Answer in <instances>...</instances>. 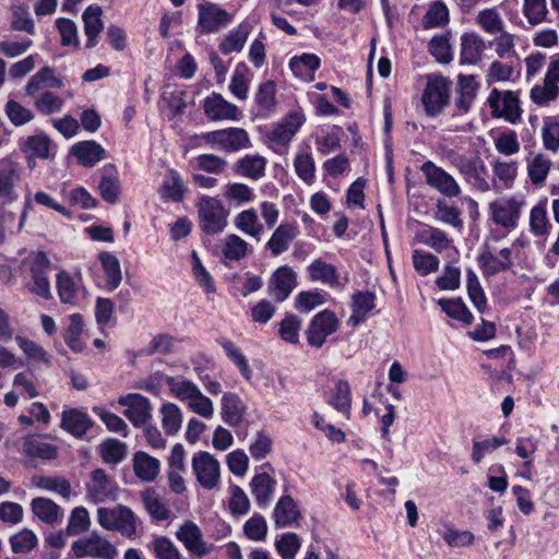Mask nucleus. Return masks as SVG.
<instances>
[{
    "mask_svg": "<svg viewBox=\"0 0 559 559\" xmlns=\"http://www.w3.org/2000/svg\"><path fill=\"white\" fill-rule=\"evenodd\" d=\"M97 522L105 530L119 532L128 538H132L136 534L135 515L130 508L123 504L98 508Z\"/></svg>",
    "mask_w": 559,
    "mask_h": 559,
    "instance_id": "nucleus-1",
    "label": "nucleus"
},
{
    "mask_svg": "<svg viewBox=\"0 0 559 559\" xmlns=\"http://www.w3.org/2000/svg\"><path fill=\"white\" fill-rule=\"evenodd\" d=\"M197 209L199 227L203 233L216 235L225 229L229 213L221 200L202 197L197 204Z\"/></svg>",
    "mask_w": 559,
    "mask_h": 559,
    "instance_id": "nucleus-2",
    "label": "nucleus"
},
{
    "mask_svg": "<svg viewBox=\"0 0 559 559\" xmlns=\"http://www.w3.org/2000/svg\"><path fill=\"white\" fill-rule=\"evenodd\" d=\"M451 82L441 75L428 76L421 95V103L427 116H439L449 104Z\"/></svg>",
    "mask_w": 559,
    "mask_h": 559,
    "instance_id": "nucleus-3",
    "label": "nucleus"
},
{
    "mask_svg": "<svg viewBox=\"0 0 559 559\" xmlns=\"http://www.w3.org/2000/svg\"><path fill=\"white\" fill-rule=\"evenodd\" d=\"M525 205L524 197L515 194L489 203L492 222L506 229H514Z\"/></svg>",
    "mask_w": 559,
    "mask_h": 559,
    "instance_id": "nucleus-4",
    "label": "nucleus"
},
{
    "mask_svg": "<svg viewBox=\"0 0 559 559\" xmlns=\"http://www.w3.org/2000/svg\"><path fill=\"white\" fill-rule=\"evenodd\" d=\"M71 548L76 558L114 559L118 554L116 547L95 531L73 542Z\"/></svg>",
    "mask_w": 559,
    "mask_h": 559,
    "instance_id": "nucleus-5",
    "label": "nucleus"
},
{
    "mask_svg": "<svg viewBox=\"0 0 559 559\" xmlns=\"http://www.w3.org/2000/svg\"><path fill=\"white\" fill-rule=\"evenodd\" d=\"M205 143L225 152H235L246 147L249 136L246 130L240 128H227L205 132L199 135Z\"/></svg>",
    "mask_w": 559,
    "mask_h": 559,
    "instance_id": "nucleus-6",
    "label": "nucleus"
},
{
    "mask_svg": "<svg viewBox=\"0 0 559 559\" xmlns=\"http://www.w3.org/2000/svg\"><path fill=\"white\" fill-rule=\"evenodd\" d=\"M488 105L492 117L503 118L511 123H515L522 116L519 97L512 91L500 92L493 88L489 94Z\"/></svg>",
    "mask_w": 559,
    "mask_h": 559,
    "instance_id": "nucleus-7",
    "label": "nucleus"
},
{
    "mask_svg": "<svg viewBox=\"0 0 559 559\" xmlns=\"http://www.w3.org/2000/svg\"><path fill=\"white\" fill-rule=\"evenodd\" d=\"M87 498L94 503L114 501L118 496V486L105 469L96 468L86 483Z\"/></svg>",
    "mask_w": 559,
    "mask_h": 559,
    "instance_id": "nucleus-8",
    "label": "nucleus"
},
{
    "mask_svg": "<svg viewBox=\"0 0 559 559\" xmlns=\"http://www.w3.org/2000/svg\"><path fill=\"white\" fill-rule=\"evenodd\" d=\"M420 170L426 177L428 186L447 198H456L461 194V187L455 178L431 160L425 162Z\"/></svg>",
    "mask_w": 559,
    "mask_h": 559,
    "instance_id": "nucleus-9",
    "label": "nucleus"
},
{
    "mask_svg": "<svg viewBox=\"0 0 559 559\" xmlns=\"http://www.w3.org/2000/svg\"><path fill=\"white\" fill-rule=\"evenodd\" d=\"M192 469L198 483L206 490L217 487L221 479L218 461L209 452L201 451L192 459Z\"/></svg>",
    "mask_w": 559,
    "mask_h": 559,
    "instance_id": "nucleus-10",
    "label": "nucleus"
},
{
    "mask_svg": "<svg viewBox=\"0 0 559 559\" xmlns=\"http://www.w3.org/2000/svg\"><path fill=\"white\" fill-rule=\"evenodd\" d=\"M50 266L49 259L41 251L36 252L29 261V271L33 280L29 290L46 300L52 297L48 278Z\"/></svg>",
    "mask_w": 559,
    "mask_h": 559,
    "instance_id": "nucleus-11",
    "label": "nucleus"
},
{
    "mask_svg": "<svg viewBox=\"0 0 559 559\" xmlns=\"http://www.w3.org/2000/svg\"><path fill=\"white\" fill-rule=\"evenodd\" d=\"M198 10V27L201 34L217 33L233 21V15L215 3H201Z\"/></svg>",
    "mask_w": 559,
    "mask_h": 559,
    "instance_id": "nucleus-12",
    "label": "nucleus"
},
{
    "mask_svg": "<svg viewBox=\"0 0 559 559\" xmlns=\"http://www.w3.org/2000/svg\"><path fill=\"white\" fill-rule=\"evenodd\" d=\"M338 328L336 316L330 310L317 313L311 320L307 331V341L310 346L321 347L326 337L333 334Z\"/></svg>",
    "mask_w": 559,
    "mask_h": 559,
    "instance_id": "nucleus-13",
    "label": "nucleus"
},
{
    "mask_svg": "<svg viewBox=\"0 0 559 559\" xmlns=\"http://www.w3.org/2000/svg\"><path fill=\"white\" fill-rule=\"evenodd\" d=\"M478 261L484 276H492L509 270L513 265L512 249L503 248L497 250L489 245H486L478 257Z\"/></svg>",
    "mask_w": 559,
    "mask_h": 559,
    "instance_id": "nucleus-14",
    "label": "nucleus"
},
{
    "mask_svg": "<svg viewBox=\"0 0 559 559\" xmlns=\"http://www.w3.org/2000/svg\"><path fill=\"white\" fill-rule=\"evenodd\" d=\"M118 403L126 406L123 415L135 426H145L152 417V405L150 400L141 394L132 393L120 396Z\"/></svg>",
    "mask_w": 559,
    "mask_h": 559,
    "instance_id": "nucleus-15",
    "label": "nucleus"
},
{
    "mask_svg": "<svg viewBox=\"0 0 559 559\" xmlns=\"http://www.w3.org/2000/svg\"><path fill=\"white\" fill-rule=\"evenodd\" d=\"M176 537L191 555L198 557L210 554L213 547L204 542L200 527L192 521H186L181 524L176 532Z\"/></svg>",
    "mask_w": 559,
    "mask_h": 559,
    "instance_id": "nucleus-16",
    "label": "nucleus"
},
{
    "mask_svg": "<svg viewBox=\"0 0 559 559\" xmlns=\"http://www.w3.org/2000/svg\"><path fill=\"white\" fill-rule=\"evenodd\" d=\"M559 59L551 60L543 86L536 85L531 90V98L537 105H545L559 94Z\"/></svg>",
    "mask_w": 559,
    "mask_h": 559,
    "instance_id": "nucleus-17",
    "label": "nucleus"
},
{
    "mask_svg": "<svg viewBox=\"0 0 559 559\" xmlns=\"http://www.w3.org/2000/svg\"><path fill=\"white\" fill-rule=\"evenodd\" d=\"M205 116L213 120H238L241 117L239 108L227 102L221 94L213 93L204 99Z\"/></svg>",
    "mask_w": 559,
    "mask_h": 559,
    "instance_id": "nucleus-18",
    "label": "nucleus"
},
{
    "mask_svg": "<svg viewBox=\"0 0 559 559\" xmlns=\"http://www.w3.org/2000/svg\"><path fill=\"white\" fill-rule=\"evenodd\" d=\"M93 425L88 414L79 408L63 411L61 414L60 427L75 438H83Z\"/></svg>",
    "mask_w": 559,
    "mask_h": 559,
    "instance_id": "nucleus-19",
    "label": "nucleus"
},
{
    "mask_svg": "<svg viewBox=\"0 0 559 559\" xmlns=\"http://www.w3.org/2000/svg\"><path fill=\"white\" fill-rule=\"evenodd\" d=\"M62 86L63 81L56 75L55 70L50 67H44L29 78L25 85V93L28 96H35L40 91L61 88Z\"/></svg>",
    "mask_w": 559,
    "mask_h": 559,
    "instance_id": "nucleus-20",
    "label": "nucleus"
},
{
    "mask_svg": "<svg viewBox=\"0 0 559 559\" xmlns=\"http://www.w3.org/2000/svg\"><path fill=\"white\" fill-rule=\"evenodd\" d=\"M455 168L461 175L465 177L467 181H472L473 185L480 191L490 190L488 181L483 177L485 165L479 158H471L464 155L457 163Z\"/></svg>",
    "mask_w": 559,
    "mask_h": 559,
    "instance_id": "nucleus-21",
    "label": "nucleus"
},
{
    "mask_svg": "<svg viewBox=\"0 0 559 559\" xmlns=\"http://www.w3.org/2000/svg\"><path fill=\"white\" fill-rule=\"evenodd\" d=\"M102 14L103 10L98 5H90L83 12L84 33L87 37L86 48H93L98 44V35L104 28Z\"/></svg>",
    "mask_w": 559,
    "mask_h": 559,
    "instance_id": "nucleus-22",
    "label": "nucleus"
},
{
    "mask_svg": "<svg viewBox=\"0 0 559 559\" xmlns=\"http://www.w3.org/2000/svg\"><path fill=\"white\" fill-rule=\"evenodd\" d=\"M71 152L84 167H93L106 156L104 147L95 141L79 142L72 146Z\"/></svg>",
    "mask_w": 559,
    "mask_h": 559,
    "instance_id": "nucleus-23",
    "label": "nucleus"
},
{
    "mask_svg": "<svg viewBox=\"0 0 559 559\" xmlns=\"http://www.w3.org/2000/svg\"><path fill=\"white\" fill-rule=\"evenodd\" d=\"M102 173V179L98 185L99 193L106 202L115 204L118 202L120 193V180L116 168L114 165L108 164L103 167Z\"/></svg>",
    "mask_w": 559,
    "mask_h": 559,
    "instance_id": "nucleus-24",
    "label": "nucleus"
},
{
    "mask_svg": "<svg viewBox=\"0 0 559 559\" xmlns=\"http://www.w3.org/2000/svg\"><path fill=\"white\" fill-rule=\"evenodd\" d=\"M376 296L371 292H357L352 297V310L353 313L348 319V323L353 326H357L366 320L368 312L374 307Z\"/></svg>",
    "mask_w": 559,
    "mask_h": 559,
    "instance_id": "nucleus-25",
    "label": "nucleus"
},
{
    "mask_svg": "<svg viewBox=\"0 0 559 559\" xmlns=\"http://www.w3.org/2000/svg\"><path fill=\"white\" fill-rule=\"evenodd\" d=\"M133 471L141 480L153 481L159 474V461L146 452L139 451L133 455Z\"/></svg>",
    "mask_w": 559,
    "mask_h": 559,
    "instance_id": "nucleus-26",
    "label": "nucleus"
},
{
    "mask_svg": "<svg viewBox=\"0 0 559 559\" xmlns=\"http://www.w3.org/2000/svg\"><path fill=\"white\" fill-rule=\"evenodd\" d=\"M308 270L312 281L321 282L331 288L343 287V284L340 282V274L332 264H328L322 260H316L309 265Z\"/></svg>",
    "mask_w": 559,
    "mask_h": 559,
    "instance_id": "nucleus-27",
    "label": "nucleus"
},
{
    "mask_svg": "<svg viewBox=\"0 0 559 559\" xmlns=\"http://www.w3.org/2000/svg\"><path fill=\"white\" fill-rule=\"evenodd\" d=\"M251 26L248 23H240L236 28L230 29L219 44V51L224 55L239 52L243 48Z\"/></svg>",
    "mask_w": 559,
    "mask_h": 559,
    "instance_id": "nucleus-28",
    "label": "nucleus"
},
{
    "mask_svg": "<svg viewBox=\"0 0 559 559\" xmlns=\"http://www.w3.org/2000/svg\"><path fill=\"white\" fill-rule=\"evenodd\" d=\"M245 405L235 393H225L222 397V418L229 426H238L243 418Z\"/></svg>",
    "mask_w": 559,
    "mask_h": 559,
    "instance_id": "nucleus-29",
    "label": "nucleus"
},
{
    "mask_svg": "<svg viewBox=\"0 0 559 559\" xmlns=\"http://www.w3.org/2000/svg\"><path fill=\"white\" fill-rule=\"evenodd\" d=\"M485 50L484 39L472 33L464 34L461 38V61L462 63L474 64L480 60Z\"/></svg>",
    "mask_w": 559,
    "mask_h": 559,
    "instance_id": "nucleus-30",
    "label": "nucleus"
},
{
    "mask_svg": "<svg viewBox=\"0 0 559 559\" xmlns=\"http://www.w3.org/2000/svg\"><path fill=\"white\" fill-rule=\"evenodd\" d=\"M477 84L473 75H462L457 82V96L455 98L456 108L465 114L469 110L476 97Z\"/></svg>",
    "mask_w": 559,
    "mask_h": 559,
    "instance_id": "nucleus-31",
    "label": "nucleus"
},
{
    "mask_svg": "<svg viewBox=\"0 0 559 559\" xmlns=\"http://www.w3.org/2000/svg\"><path fill=\"white\" fill-rule=\"evenodd\" d=\"M99 262L106 276V285L109 290H115L122 281L121 266L118 258L108 251L98 255Z\"/></svg>",
    "mask_w": 559,
    "mask_h": 559,
    "instance_id": "nucleus-32",
    "label": "nucleus"
},
{
    "mask_svg": "<svg viewBox=\"0 0 559 559\" xmlns=\"http://www.w3.org/2000/svg\"><path fill=\"white\" fill-rule=\"evenodd\" d=\"M329 404L338 413H342L346 419H349L352 392L349 383L346 380L341 379L335 383L334 391L329 399Z\"/></svg>",
    "mask_w": 559,
    "mask_h": 559,
    "instance_id": "nucleus-33",
    "label": "nucleus"
},
{
    "mask_svg": "<svg viewBox=\"0 0 559 559\" xmlns=\"http://www.w3.org/2000/svg\"><path fill=\"white\" fill-rule=\"evenodd\" d=\"M165 382L168 385L170 393L176 399L187 402L188 404L201 392L199 386L190 380L166 376Z\"/></svg>",
    "mask_w": 559,
    "mask_h": 559,
    "instance_id": "nucleus-34",
    "label": "nucleus"
},
{
    "mask_svg": "<svg viewBox=\"0 0 559 559\" xmlns=\"http://www.w3.org/2000/svg\"><path fill=\"white\" fill-rule=\"evenodd\" d=\"M33 513L44 523L52 524L62 516L61 508L48 498H34L31 503Z\"/></svg>",
    "mask_w": 559,
    "mask_h": 559,
    "instance_id": "nucleus-35",
    "label": "nucleus"
},
{
    "mask_svg": "<svg viewBox=\"0 0 559 559\" xmlns=\"http://www.w3.org/2000/svg\"><path fill=\"white\" fill-rule=\"evenodd\" d=\"M79 285L66 271L57 274V292L62 304L75 306L79 301Z\"/></svg>",
    "mask_w": 559,
    "mask_h": 559,
    "instance_id": "nucleus-36",
    "label": "nucleus"
},
{
    "mask_svg": "<svg viewBox=\"0 0 559 559\" xmlns=\"http://www.w3.org/2000/svg\"><path fill=\"white\" fill-rule=\"evenodd\" d=\"M141 499L145 510L156 521H166L170 516V511L164 503L159 495L154 489H146L141 493Z\"/></svg>",
    "mask_w": 559,
    "mask_h": 559,
    "instance_id": "nucleus-37",
    "label": "nucleus"
},
{
    "mask_svg": "<svg viewBox=\"0 0 559 559\" xmlns=\"http://www.w3.org/2000/svg\"><path fill=\"white\" fill-rule=\"evenodd\" d=\"M33 97V105L35 109L44 116L59 114L64 105L63 98L51 91H44Z\"/></svg>",
    "mask_w": 559,
    "mask_h": 559,
    "instance_id": "nucleus-38",
    "label": "nucleus"
},
{
    "mask_svg": "<svg viewBox=\"0 0 559 559\" xmlns=\"http://www.w3.org/2000/svg\"><path fill=\"white\" fill-rule=\"evenodd\" d=\"M275 484V480L267 473H260L252 478L251 490L259 506H265L270 502Z\"/></svg>",
    "mask_w": 559,
    "mask_h": 559,
    "instance_id": "nucleus-39",
    "label": "nucleus"
},
{
    "mask_svg": "<svg viewBox=\"0 0 559 559\" xmlns=\"http://www.w3.org/2000/svg\"><path fill=\"white\" fill-rule=\"evenodd\" d=\"M265 169V159L259 155H246L240 158L234 166L236 174L258 179L263 176Z\"/></svg>",
    "mask_w": 559,
    "mask_h": 559,
    "instance_id": "nucleus-40",
    "label": "nucleus"
},
{
    "mask_svg": "<svg viewBox=\"0 0 559 559\" xmlns=\"http://www.w3.org/2000/svg\"><path fill=\"white\" fill-rule=\"evenodd\" d=\"M417 239L436 250L442 252L451 246V239L439 228L426 226L417 233Z\"/></svg>",
    "mask_w": 559,
    "mask_h": 559,
    "instance_id": "nucleus-41",
    "label": "nucleus"
},
{
    "mask_svg": "<svg viewBox=\"0 0 559 559\" xmlns=\"http://www.w3.org/2000/svg\"><path fill=\"white\" fill-rule=\"evenodd\" d=\"M162 415V427L166 435H176L182 424V412L180 407L174 403H164L159 409Z\"/></svg>",
    "mask_w": 559,
    "mask_h": 559,
    "instance_id": "nucleus-42",
    "label": "nucleus"
},
{
    "mask_svg": "<svg viewBox=\"0 0 559 559\" xmlns=\"http://www.w3.org/2000/svg\"><path fill=\"white\" fill-rule=\"evenodd\" d=\"M550 229L551 224L547 215L546 204L538 203L530 213V231L536 237H546Z\"/></svg>",
    "mask_w": 559,
    "mask_h": 559,
    "instance_id": "nucleus-43",
    "label": "nucleus"
},
{
    "mask_svg": "<svg viewBox=\"0 0 559 559\" xmlns=\"http://www.w3.org/2000/svg\"><path fill=\"white\" fill-rule=\"evenodd\" d=\"M70 323L63 334L66 344L75 353H81L85 344L81 338L83 332V319L79 313L71 314Z\"/></svg>",
    "mask_w": 559,
    "mask_h": 559,
    "instance_id": "nucleus-44",
    "label": "nucleus"
},
{
    "mask_svg": "<svg viewBox=\"0 0 559 559\" xmlns=\"http://www.w3.org/2000/svg\"><path fill=\"white\" fill-rule=\"evenodd\" d=\"M23 450L27 456L41 460L55 459L58 454L57 448L37 438H28L23 443Z\"/></svg>",
    "mask_w": 559,
    "mask_h": 559,
    "instance_id": "nucleus-45",
    "label": "nucleus"
},
{
    "mask_svg": "<svg viewBox=\"0 0 559 559\" xmlns=\"http://www.w3.org/2000/svg\"><path fill=\"white\" fill-rule=\"evenodd\" d=\"M11 28L14 31L34 34L35 24L29 9L24 4H13L11 8Z\"/></svg>",
    "mask_w": 559,
    "mask_h": 559,
    "instance_id": "nucleus-46",
    "label": "nucleus"
},
{
    "mask_svg": "<svg viewBox=\"0 0 559 559\" xmlns=\"http://www.w3.org/2000/svg\"><path fill=\"white\" fill-rule=\"evenodd\" d=\"M476 22L486 33L491 35L504 29L503 20L496 8H487L479 11Z\"/></svg>",
    "mask_w": 559,
    "mask_h": 559,
    "instance_id": "nucleus-47",
    "label": "nucleus"
},
{
    "mask_svg": "<svg viewBox=\"0 0 559 559\" xmlns=\"http://www.w3.org/2000/svg\"><path fill=\"white\" fill-rule=\"evenodd\" d=\"M290 70L301 79L312 78L314 71L320 67V59L312 53H305L296 57L289 62Z\"/></svg>",
    "mask_w": 559,
    "mask_h": 559,
    "instance_id": "nucleus-48",
    "label": "nucleus"
},
{
    "mask_svg": "<svg viewBox=\"0 0 559 559\" xmlns=\"http://www.w3.org/2000/svg\"><path fill=\"white\" fill-rule=\"evenodd\" d=\"M551 162L544 154H537L532 159L527 160V174L530 180L534 185L543 183L550 170Z\"/></svg>",
    "mask_w": 559,
    "mask_h": 559,
    "instance_id": "nucleus-49",
    "label": "nucleus"
},
{
    "mask_svg": "<svg viewBox=\"0 0 559 559\" xmlns=\"http://www.w3.org/2000/svg\"><path fill=\"white\" fill-rule=\"evenodd\" d=\"M466 288L469 300L474 307L479 312H484L487 306V298L479 280L473 270H467L466 272Z\"/></svg>",
    "mask_w": 559,
    "mask_h": 559,
    "instance_id": "nucleus-50",
    "label": "nucleus"
},
{
    "mask_svg": "<svg viewBox=\"0 0 559 559\" xmlns=\"http://www.w3.org/2000/svg\"><path fill=\"white\" fill-rule=\"evenodd\" d=\"M448 22L449 10L441 1L432 2L423 19V25L425 28L441 27Z\"/></svg>",
    "mask_w": 559,
    "mask_h": 559,
    "instance_id": "nucleus-51",
    "label": "nucleus"
},
{
    "mask_svg": "<svg viewBox=\"0 0 559 559\" xmlns=\"http://www.w3.org/2000/svg\"><path fill=\"white\" fill-rule=\"evenodd\" d=\"M100 454L105 463L118 464L127 456V445L117 439H107L100 444Z\"/></svg>",
    "mask_w": 559,
    "mask_h": 559,
    "instance_id": "nucleus-52",
    "label": "nucleus"
},
{
    "mask_svg": "<svg viewBox=\"0 0 559 559\" xmlns=\"http://www.w3.org/2000/svg\"><path fill=\"white\" fill-rule=\"evenodd\" d=\"M235 226L242 233L257 237L263 230V226L258 221V215L253 209L240 212L235 217Z\"/></svg>",
    "mask_w": 559,
    "mask_h": 559,
    "instance_id": "nucleus-53",
    "label": "nucleus"
},
{
    "mask_svg": "<svg viewBox=\"0 0 559 559\" xmlns=\"http://www.w3.org/2000/svg\"><path fill=\"white\" fill-rule=\"evenodd\" d=\"M438 304L441 306L442 310L452 319L462 321L465 324L472 323L473 314L460 298L440 299Z\"/></svg>",
    "mask_w": 559,
    "mask_h": 559,
    "instance_id": "nucleus-54",
    "label": "nucleus"
},
{
    "mask_svg": "<svg viewBox=\"0 0 559 559\" xmlns=\"http://www.w3.org/2000/svg\"><path fill=\"white\" fill-rule=\"evenodd\" d=\"M248 251V243L237 235H228L223 240L222 253L225 259L239 261L245 258Z\"/></svg>",
    "mask_w": 559,
    "mask_h": 559,
    "instance_id": "nucleus-55",
    "label": "nucleus"
},
{
    "mask_svg": "<svg viewBox=\"0 0 559 559\" xmlns=\"http://www.w3.org/2000/svg\"><path fill=\"white\" fill-rule=\"evenodd\" d=\"M156 559H181L177 546L166 536H156L150 544Z\"/></svg>",
    "mask_w": 559,
    "mask_h": 559,
    "instance_id": "nucleus-56",
    "label": "nucleus"
},
{
    "mask_svg": "<svg viewBox=\"0 0 559 559\" xmlns=\"http://www.w3.org/2000/svg\"><path fill=\"white\" fill-rule=\"evenodd\" d=\"M34 484L38 488L56 491L64 498H69L71 495V485L63 477L37 476L34 478Z\"/></svg>",
    "mask_w": 559,
    "mask_h": 559,
    "instance_id": "nucleus-57",
    "label": "nucleus"
},
{
    "mask_svg": "<svg viewBox=\"0 0 559 559\" xmlns=\"http://www.w3.org/2000/svg\"><path fill=\"white\" fill-rule=\"evenodd\" d=\"M439 263V259L432 253L420 250H414L413 252L414 269L421 276H427L428 274L437 271Z\"/></svg>",
    "mask_w": 559,
    "mask_h": 559,
    "instance_id": "nucleus-58",
    "label": "nucleus"
},
{
    "mask_svg": "<svg viewBox=\"0 0 559 559\" xmlns=\"http://www.w3.org/2000/svg\"><path fill=\"white\" fill-rule=\"evenodd\" d=\"M302 518L301 510L290 496H282V527L298 526Z\"/></svg>",
    "mask_w": 559,
    "mask_h": 559,
    "instance_id": "nucleus-59",
    "label": "nucleus"
},
{
    "mask_svg": "<svg viewBox=\"0 0 559 559\" xmlns=\"http://www.w3.org/2000/svg\"><path fill=\"white\" fill-rule=\"evenodd\" d=\"M90 514L84 507H76L72 510L69 523L67 526V534L76 536L88 530Z\"/></svg>",
    "mask_w": 559,
    "mask_h": 559,
    "instance_id": "nucleus-60",
    "label": "nucleus"
},
{
    "mask_svg": "<svg viewBox=\"0 0 559 559\" xmlns=\"http://www.w3.org/2000/svg\"><path fill=\"white\" fill-rule=\"evenodd\" d=\"M37 537L33 531L23 528L17 534L11 536L10 544L15 554H27L37 545Z\"/></svg>",
    "mask_w": 559,
    "mask_h": 559,
    "instance_id": "nucleus-61",
    "label": "nucleus"
},
{
    "mask_svg": "<svg viewBox=\"0 0 559 559\" xmlns=\"http://www.w3.org/2000/svg\"><path fill=\"white\" fill-rule=\"evenodd\" d=\"M547 12L546 0H524L523 14L531 25H537L544 22Z\"/></svg>",
    "mask_w": 559,
    "mask_h": 559,
    "instance_id": "nucleus-62",
    "label": "nucleus"
},
{
    "mask_svg": "<svg viewBox=\"0 0 559 559\" xmlns=\"http://www.w3.org/2000/svg\"><path fill=\"white\" fill-rule=\"evenodd\" d=\"M435 215L438 221L455 228H462L463 226L459 209L448 204L445 201H438Z\"/></svg>",
    "mask_w": 559,
    "mask_h": 559,
    "instance_id": "nucleus-63",
    "label": "nucleus"
},
{
    "mask_svg": "<svg viewBox=\"0 0 559 559\" xmlns=\"http://www.w3.org/2000/svg\"><path fill=\"white\" fill-rule=\"evenodd\" d=\"M176 338L167 333L155 335L148 345L143 349V354L151 356L154 354L167 355L171 353Z\"/></svg>",
    "mask_w": 559,
    "mask_h": 559,
    "instance_id": "nucleus-64",
    "label": "nucleus"
}]
</instances>
